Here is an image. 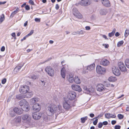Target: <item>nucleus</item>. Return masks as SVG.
Returning <instances> with one entry per match:
<instances>
[{
	"label": "nucleus",
	"instance_id": "obj_1",
	"mask_svg": "<svg viewBox=\"0 0 129 129\" xmlns=\"http://www.w3.org/2000/svg\"><path fill=\"white\" fill-rule=\"evenodd\" d=\"M62 109L61 106L59 104L56 106L54 105H50L48 107V111L50 112L49 115H52L54 113L58 111L59 113L62 112Z\"/></svg>",
	"mask_w": 129,
	"mask_h": 129
},
{
	"label": "nucleus",
	"instance_id": "obj_2",
	"mask_svg": "<svg viewBox=\"0 0 129 129\" xmlns=\"http://www.w3.org/2000/svg\"><path fill=\"white\" fill-rule=\"evenodd\" d=\"M19 105L20 106L22 107V108L23 111L27 112L29 109V103L25 99H23L20 101Z\"/></svg>",
	"mask_w": 129,
	"mask_h": 129
},
{
	"label": "nucleus",
	"instance_id": "obj_3",
	"mask_svg": "<svg viewBox=\"0 0 129 129\" xmlns=\"http://www.w3.org/2000/svg\"><path fill=\"white\" fill-rule=\"evenodd\" d=\"M77 94L74 91H69L67 95L68 99L70 101L74 100L76 97Z\"/></svg>",
	"mask_w": 129,
	"mask_h": 129
},
{
	"label": "nucleus",
	"instance_id": "obj_4",
	"mask_svg": "<svg viewBox=\"0 0 129 129\" xmlns=\"http://www.w3.org/2000/svg\"><path fill=\"white\" fill-rule=\"evenodd\" d=\"M45 70L48 74L50 76L53 77L55 74V72L53 68L50 66H47Z\"/></svg>",
	"mask_w": 129,
	"mask_h": 129
},
{
	"label": "nucleus",
	"instance_id": "obj_5",
	"mask_svg": "<svg viewBox=\"0 0 129 129\" xmlns=\"http://www.w3.org/2000/svg\"><path fill=\"white\" fill-rule=\"evenodd\" d=\"M97 91H103L105 93L108 91V90L104 87V86L102 84H99L97 85L96 87Z\"/></svg>",
	"mask_w": 129,
	"mask_h": 129
},
{
	"label": "nucleus",
	"instance_id": "obj_6",
	"mask_svg": "<svg viewBox=\"0 0 129 129\" xmlns=\"http://www.w3.org/2000/svg\"><path fill=\"white\" fill-rule=\"evenodd\" d=\"M105 69L100 66H97L96 68V73L98 74H103L105 72Z\"/></svg>",
	"mask_w": 129,
	"mask_h": 129
},
{
	"label": "nucleus",
	"instance_id": "obj_7",
	"mask_svg": "<svg viewBox=\"0 0 129 129\" xmlns=\"http://www.w3.org/2000/svg\"><path fill=\"white\" fill-rule=\"evenodd\" d=\"M29 91V87L27 85H24L21 86L19 89L20 92L22 94H26L28 91Z\"/></svg>",
	"mask_w": 129,
	"mask_h": 129
},
{
	"label": "nucleus",
	"instance_id": "obj_8",
	"mask_svg": "<svg viewBox=\"0 0 129 129\" xmlns=\"http://www.w3.org/2000/svg\"><path fill=\"white\" fill-rule=\"evenodd\" d=\"M118 66L121 71L125 72L126 71V67L122 62H118Z\"/></svg>",
	"mask_w": 129,
	"mask_h": 129
},
{
	"label": "nucleus",
	"instance_id": "obj_9",
	"mask_svg": "<svg viewBox=\"0 0 129 129\" xmlns=\"http://www.w3.org/2000/svg\"><path fill=\"white\" fill-rule=\"evenodd\" d=\"M112 71L113 74L116 76H119L120 74V72L117 67L115 66H113Z\"/></svg>",
	"mask_w": 129,
	"mask_h": 129
},
{
	"label": "nucleus",
	"instance_id": "obj_10",
	"mask_svg": "<svg viewBox=\"0 0 129 129\" xmlns=\"http://www.w3.org/2000/svg\"><path fill=\"white\" fill-rule=\"evenodd\" d=\"M32 115L33 118L34 119L37 120L41 118V114L38 112H35L33 113Z\"/></svg>",
	"mask_w": 129,
	"mask_h": 129
},
{
	"label": "nucleus",
	"instance_id": "obj_11",
	"mask_svg": "<svg viewBox=\"0 0 129 129\" xmlns=\"http://www.w3.org/2000/svg\"><path fill=\"white\" fill-rule=\"evenodd\" d=\"M72 89L74 90L80 92L82 91V89L81 88L80 86L76 84H73L71 86Z\"/></svg>",
	"mask_w": 129,
	"mask_h": 129
},
{
	"label": "nucleus",
	"instance_id": "obj_12",
	"mask_svg": "<svg viewBox=\"0 0 129 129\" xmlns=\"http://www.w3.org/2000/svg\"><path fill=\"white\" fill-rule=\"evenodd\" d=\"M110 62L108 60L105 59H102L100 61L101 64L104 66H107L110 64Z\"/></svg>",
	"mask_w": 129,
	"mask_h": 129
},
{
	"label": "nucleus",
	"instance_id": "obj_13",
	"mask_svg": "<svg viewBox=\"0 0 129 129\" xmlns=\"http://www.w3.org/2000/svg\"><path fill=\"white\" fill-rule=\"evenodd\" d=\"M22 119L24 121L28 122L31 120V117L28 114H26L22 116Z\"/></svg>",
	"mask_w": 129,
	"mask_h": 129
},
{
	"label": "nucleus",
	"instance_id": "obj_14",
	"mask_svg": "<svg viewBox=\"0 0 129 129\" xmlns=\"http://www.w3.org/2000/svg\"><path fill=\"white\" fill-rule=\"evenodd\" d=\"M63 107L66 110H68L70 109L71 107V106L69 102L67 101H65L63 102Z\"/></svg>",
	"mask_w": 129,
	"mask_h": 129
},
{
	"label": "nucleus",
	"instance_id": "obj_15",
	"mask_svg": "<svg viewBox=\"0 0 129 129\" xmlns=\"http://www.w3.org/2000/svg\"><path fill=\"white\" fill-rule=\"evenodd\" d=\"M73 14L76 17L78 18H82V16L79 12L75 9L73 10Z\"/></svg>",
	"mask_w": 129,
	"mask_h": 129
},
{
	"label": "nucleus",
	"instance_id": "obj_16",
	"mask_svg": "<svg viewBox=\"0 0 129 129\" xmlns=\"http://www.w3.org/2000/svg\"><path fill=\"white\" fill-rule=\"evenodd\" d=\"M33 108L34 111L38 112L40 110L41 107L39 104L36 103L33 105Z\"/></svg>",
	"mask_w": 129,
	"mask_h": 129
},
{
	"label": "nucleus",
	"instance_id": "obj_17",
	"mask_svg": "<svg viewBox=\"0 0 129 129\" xmlns=\"http://www.w3.org/2000/svg\"><path fill=\"white\" fill-rule=\"evenodd\" d=\"M102 4L104 6L109 7L111 6V4L110 1L108 0H101Z\"/></svg>",
	"mask_w": 129,
	"mask_h": 129
},
{
	"label": "nucleus",
	"instance_id": "obj_18",
	"mask_svg": "<svg viewBox=\"0 0 129 129\" xmlns=\"http://www.w3.org/2000/svg\"><path fill=\"white\" fill-rule=\"evenodd\" d=\"M13 110L15 113L18 114H22L23 112V111L22 108L19 109L17 108H14Z\"/></svg>",
	"mask_w": 129,
	"mask_h": 129
},
{
	"label": "nucleus",
	"instance_id": "obj_19",
	"mask_svg": "<svg viewBox=\"0 0 129 129\" xmlns=\"http://www.w3.org/2000/svg\"><path fill=\"white\" fill-rule=\"evenodd\" d=\"M95 67V64H92L87 67V70L90 71H91L94 69Z\"/></svg>",
	"mask_w": 129,
	"mask_h": 129
},
{
	"label": "nucleus",
	"instance_id": "obj_20",
	"mask_svg": "<svg viewBox=\"0 0 129 129\" xmlns=\"http://www.w3.org/2000/svg\"><path fill=\"white\" fill-rule=\"evenodd\" d=\"M105 116L106 118L109 119L111 118H115L116 117L115 114H112L110 113H106L105 114Z\"/></svg>",
	"mask_w": 129,
	"mask_h": 129
},
{
	"label": "nucleus",
	"instance_id": "obj_21",
	"mask_svg": "<svg viewBox=\"0 0 129 129\" xmlns=\"http://www.w3.org/2000/svg\"><path fill=\"white\" fill-rule=\"evenodd\" d=\"M88 2V0H82L80 2V4L82 6H87L89 4Z\"/></svg>",
	"mask_w": 129,
	"mask_h": 129
},
{
	"label": "nucleus",
	"instance_id": "obj_22",
	"mask_svg": "<svg viewBox=\"0 0 129 129\" xmlns=\"http://www.w3.org/2000/svg\"><path fill=\"white\" fill-rule=\"evenodd\" d=\"M61 75L63 78H64L66 76V70L63 67L61 70Z\"/></svg>",
	"mask_w": 129,
	"mask_h": 129
},
{
	"label": "nucleus",
	"instance_id": "obj_23",
	"mask_svg": "<svg viewBox=\"0 0 129 129\" xmlns=\"http://www.w3.org/2000/svg\"><path fill=\"white\" fill-rule=\"evenodd\" d=\"M39 99L38 98H34L31 99L30 100V103L31 104H33L34 103L38 102Z\"/></svg>",
	"mask_w": 129,
	"mask_h": 129
},
{
	"label": "nucleus",
	"instance_id": "obj_24",
	"mask_svg": "<svg viewBox=\"0 0 129 129\" xmlns=\"http://www.w3.org/2000/svg\"><path fill=\"white\" fill-rule=\"evenodd\" d=\"M74 81L76 83L79 84L81 83V80L78 76H76L74 77Z\"/></svg>",
	"mask_w": 129,
	"mask_h": 129
},
{
	"label": "nucleus",
	"instance_id": "obj_25",
	"mask_svg": "<svg viewBox=\"0 0 129 129\" xmlns=\"http://www.w3.org/2000/svg\"><path fill=\"white\" fill-rule=\"evenodd\" d=\"M83 88L84 90V92L85 93L88 94H89L90 92H92V91H93L89 89L86 86H84Z\"/></svg>",
	"mask_w": 129,
	"mask_h": 129
},
{
	"label": "nucleus",
	"instance_id": "obj_26",
	"mask_svg": "<svg viewBox=\"0 0 129 129\" xmlns=\"http://www.w3.org/2000/svg\"><path fill=\"white\" fill-rule=\"evenodd\" d=\"M22 65H18L15 68L14 71L15 72H18L20 70V69L23 66Z\"/></svg>",
	"mask_w": 129,
	"mask_h": 129
},
{
	"label": "nucleus",
	"instance_id": "obj_27",
	"mask_svg": "<svg viewBox=\"0 0 129 129\" xmlns=\"http://www.w3.org/2000/svg\"><path fill=\"white\" fill-rule=\"evenodd\" d=\"M19 11V9L18 8L14 11L12 12L10 16V17L12 18L14 15L16 14Z\"/></svg>",
	"mask_w": 129,
	"mask_h": 129
},
{
	"label": "nucleus",
	"instance_id": "obj_28",
	"mask_svg": "<svg viewBox=\"0 0 129 129\" xmlns=\"http://www.w3.org/2000/svg\"><path fill=\"white\" fill-rule=\"evenodd\" d=\"M14 120L16 123H20L21 121V117L20 116L16 117Z\"/></svg>",
	"mask_w": 129,
	"mask_h": 129
},
{
	"label": "nucleus",
	"instance_id": "obj_29",
	"mask_svg": "<svg viewBox=\"0 0 129 129\" xmlns=\"http://www.w3.org/2000/svg\"><path fill=\"white\" fill-rule=\"evenodd\" d=\"M108 80L111 82H114L117 80V79L115 77L111 76L108 78Z\"/></svg>",
	"mask_w": 129,
	"mask_h": 129
},
{
	"label": "nucleus",
	"instance_id": "obj_30",
	"mask_svg": "<svg viewBox=\"0 0 129 129\" xmlns=\"http://www.w3.org/2000/svg\"><path fill=\"white\" fill-rule=\"evenodd\" d=\"M25 96L27 98H30L33 95V93L31 92L28 91L26 93Z\"/></svg>",
	"mask_w": 129,
	"mask_h": 129
},
{
	"label": "nucleus",
	"instance_id": "obj_31",
	"mask_svg": "<svg viewBox=\"0 0 129 129\" xmlns=\"http://www.w3.org/2000/svg\"><path fill=\"white\" fill-rule=\"evenodd\" d=\"M68 80L70 83H72L74 81V79L73 76L72 75H70L69 76Z\"/></svg>",
	"mask_w": 129,
	"mask_h": 129
},
{
	"label": "nucleus",
	"instance_id": "obj_32",
	"mask_svg": "<svg viewBox=\"0 0 129 129\" xmlns=\"http://www.w3.org/2000/svg\"><path fill=\"white\" fill-rule=\"evenodd\" d=\"M100 14L102 15H106L107 13V10L105 9H102L100 11Z\"/></svg>",
	"mask_w": 129,
	"mask_h": 129
},
{
	"label": "nucleus",
	"instance_id": "obj_33",
	"mask_svg": "<svg viewBox=\"0 0 129 129\" xmlns=\"http://www.w3.org/2000/svg\"><path fill=\"white\" fill-rule=\"evenodd\" d=\"M116 31V29L115 28H114L111 33H109L108 34V36L109 37H111L114 36V34Z\"/></svg>",
	"mask_w": 129,
	"mask_h": 129
},
{
	"label": "nucleus",
	"instance_id": "obj_34",
	"mask_svg": "<svg viewBox=\"0 0 129 129\" xmlns=\"http://www.w3.org/2000/svg\"><path fill=\"white\" fill-rule=\"evenodd\" d=\"M16 98L17 99L20 100L24 98L25 96L22 95L20 94L17 95Z\"/></svg>",
	"mask_w": 129,
	"mask_h": 129
},
{
	"label": "nucleus",
	"instance_id": "obj_35",
	"mask_svg": "<svg viewBox=\"0 0 129 129\" xmlns=\"http://www.w3.org/2000/svg\"><path fill=\"white\" fill-rule=\"evenodd\" d=\"M125 64L127 67L129 68V59H126L125 61Z\"/></svg>",
	"mask_w": 129,
	"mask_h": 129
},
{
	"label": "nucleus",
	"instance_id": "obj_36",
	"mask_svg": "<svg viewBox=\"0 0 129 129\" xmlns=\"http://www.w3.org/2000/svg\"><path fill=\"white\" fill-rule=\"evenodd\" d=\"M5 19V16L4 14H3L1 16L0 18V23H1Z\"/></svg>",
	"mask_w": 129,
	"mask_h": 129
},
{
	"label": "nucleus",
	"instance_id": "obj_37",
	"mask_svg": "<svg viewBox=\"0 0 129 129\" xmlns=\"http://www.w3.org/2000/svg\"><path fill=\"white\" fill-rule=\"evenodd\" d=\"M87 117L85 116L84 117L81 118V122L82 123H84L85 122V121L87 120Z\"/></svg>",
	"mask_w": 129,
	"mask_h": 129
},
{
	"label": "nucleus",
	"instance_id": "obj_38",
	"mask_svg": "<svg viewBox=\"0 0 129 129\" xmlns=\"http://www.w3.org/2000/svg\"><path fill=\"white\" fill-rule=\"evenodd\" d=\"M129 34V30L128 29H126L125 30V32L124 33V36L125 37H126Z\"/></svg>",
	"mask_w": 129,
	"mask_h": 129
},
{
	"label": "nucleus",
	"instance_id": "obj_39",
	"mask_svg": "<svg viewBox=\"0 0 129 129\" xmlns=\"http://www.w3.org/2000/svg\"><path fill=\"white\" fill-rule=\"evenodd\" d=\"M123 43V41H121L118 42L117 44V46L119 47L122 45Z\"/></svg>",
	"mask_w": 129,
	"mask_h": 129
},
{
	"label": "nucleus",
	"instance_id": "obj_40",
	"mask_svg": "<svg viewBox=\"0 0 129 129\" xmlns=\"http://www.w3.org/2000/svg\"><path fill=\"white\" fill-rule=\"evenodd\" d=\"M85 32V31L83 30H81L80 31H78V35H83L84 34Z\"/></svg>",
	"mask_w": 129,
	"mask_h": 129
},
{
	"label": "nucleus",
	"instance_id": "obj_41",
	"mask_svg": "<svg viewBox=\"0 0 129 129\" xmlns=\"http://www.w3.org/2000/svg\"><path fill=\"white\" fill-rule=\"evenodd\" d=\"M14 112V111H12L10 112V114L12 117H14L15 115V113Z\"/></svg>",
	"mask_w": 129,
	"mask_h": 129
},
{
	"label": "nucleus",
	"instance_id": "obj_42",
	"mask_svg": "<svg viewBox=\"0 0 129 129\" xmlns=\"http://www.w3.org/2000/svg\"><path fill=\"white\" fill-rule=\"evenodd\" d=\"M34 30H31L30 33L28 34L27 35V36L28 37L34 33Z\"/></svg>",
	"mask_w": 129,
	"mask_h": 129
},
{
	"label": "nucleus",
	"instance_id": "obj_43",
	"mask_svg": "<svg viewBox=\"0 0 129 129\" xmlns=\"http://www.w3.org/2000/svg\"><path fill=\"white\" fill-rule=\"evenodd\" d=\"M118 117L119 119H121L123 118V116L120 114H119L118 115Z\"/></svg>",
	"mask_w": 129,
	"mask_h": 129
},
{
	"label": "nucleus",
	"instance_id": "obj_44",
	"mask_svg": "<svg viewBox=\"0 0 129 129\" xmlns=\"http://www.w3.org/2000/svg\"><path fill=\"white\" fill-rule=\"evenodd\" d=\"M103 125V124L102 123L100 122V123L98 125V127L99 128H102Z\"/></svg>",
	"mask_w": 129,
	"mask_h": 129
},
{
	"label": "nucleus",
	"instance_id": "obj_45",
	"mask_svg": "<svg viewBox=\"0 0 129 129\" xmlns=\"http://www.w3.org/2000/svg\"><path fill=\"white\" fill-rule=\"evenodd\" d=\"M103 46L106 48H108L109 47V45L108 44H103Z\"/></svg>",
	"mask_w": 129,
	"mask_h": 129
},
{
	"label": "nucleus",
	"instance_id": "obj_46",
	"mask_svg": "<svg viewBox=\"0 0 129 129\" xmlns=\"http://www.w3.org/2000/svg\"><path fill=\"white\" fill-rule=\"evenodd\" d=\"M121 126L119 125H116L115 126V129H120Z\"/></svg>",
	"mask_w": 129,
	"mask_h": 129
},
{
	"label": "nucleus",
	"instance_id": "obj_47",
	"mask_svg": "<svg viewBox=\"0 0 129 129\" xmlns=\"http://www.w3.org/2000/svg\"><path fill=\"white\" fill-rule=\"evenodd\" d=\"M98 122V119H96L95 120V121H94L93 122V123L94 125H95Z\"/></svg>",
	"mask_w": 129,
	"mask_h": 129
},
{
	"label": "nucleus",
	"instance_id": "obj_48",
	"mask_svg": "<svg viewBox=\"0 0 129 129\" xmlns=\"http://www.w3.org/2000/svg\"><path fill=\"white\" fill-rule=\"evenodd\" d=\"M6 81V79L5 78L3 79L2 81V83L3 84H4L5 83Z\"/></svg>",
	"mask_w": 129,
	"mask_h": 129
},
{
	"label": "nucleus",
	"instance_id": "obj_49",
	"mask_svg": "<svg viewBox=\"0 0 129 129\" xmlns=\"http://www.w3.org/2000/svg\"><path fill=\"white\" fill-rule=\"evenodd\" d=\"M29 3L31 5H34V2L32 0H30L29 1Z\"/></svg>",
	"mask_w": 129,
	"mask_h": 129
},
{
	"label": "nucleus",
	"instance_id": "obj_50",
	"mask_svg": "<svg viewBox=\"0 0 129 129\" xmlns=\"http://www.w3.org/2000/svg\"><path fill=\"white\" fill-rule=\"evenodd\" d=\"M35 20L36 22H40V19L38 18H35Z\"/></svg>",
	"mask_w": 129,
	"mask_h": 129
},
{
	"label": "nucleus",
	"instance_id": "obj_51",
	"mask_svg": "<svg viewBox=\"0 0 129 129\" xmlns=\"http://www.w3.org/2000/svg\"><path fill=\"white\" fill-rule=\"evenodd\" d=\"M86 30H89L90 29V28L89 26H86L85 27Z\"/></svg>",
	"mask_w": 129,
	"mask_h": 129
},
{
	"label": "nucleus",
	"instance_id": "obj_52",
	"mask_svg": "<svg viewBox=\"0 0 129 129\" xmlns=\"http://www.w3.org/2000/svg\"><path fill=\"white\" fill-rule=\"evenodd\" d=\"M11 35L12 37L14 38L15 37L16 34L15 33H13L11 34Z\"/></svg>",
	"mask_w": 129,
	"mask_h": 129
},
{
	"label": "nucleus",
	"instance_id": "obj_53",
	"mask_svg": "<svg viewBox=\"0 0 129 129\" xmlns=\"http://www.w3.org/2000/svg\"><path fill=\"white\" fill-rule=\"evenodd\" d=\"M116 123V120H112L111 121V123L113 125H114Z\"/></svg>",
	"mask_w": 129,
	"mask_h": 129
},
{
	"label": "nucleus",
	"instance_id": "obj_54",
	"mask_svg": "<svg viewBox=\"0 0 129 129\" xmlns=\"http://www.w3.org/2000/svg\"><path fill=\"white\" fill-rule=\"evenodd\" d=\"M5 47L4 46H2L1 49V51H5Z\"/></svg>",
	"mask_w": 129,
	"mask_h": 129
},
{
	"label": "nucleus",
	"instance_id": "obj_55",
	"mask_svg": "<svg viewBox=\"0 0 129 129\" xmlns=\"http://www.w3.org/2000/svg\"><path fill=\"white\" fill-rule=\"evenodd\" d=\"M103 124L104 125H106L108 124V122L107 121H105L103 122Z\"/></svg>",
	"mask_w": 129,
	"mask_h": 129
},
{
	"label": "nucleus",
	"instance_id": "obj_56",
	"mask_svg": "<svg viewBox=\"0 0 129 129\" xmlns=\"http://www.w3.org/2000/svg\"><path fill=\"white\" fill-rule=\"evenodd\" d=\"M25 9L26 10H29L30 9L28 5H26L25 6Z\"/></svg>",
	"mask_w": 129,
	"mask_h": 129
},
{
	"label": "nucleus",
	"instance_id": "obj_57",
	"mask_svg": "<svg viewBox=\"0 0 129 129\" xmlns=\"http://www.w3.org/2000/svg\"><path fill=\"white\" fill-rule=\"evenodd\" d=\"M102 37L103 38H104L106 40H108V39L107 38V37L105 35H103L102 36Z\"/></svg>",
	"mask_w": 129,
	"mask_h": 129
},
{
	"label": "nucleus",
	"instance_id": "obj_58",
	"mask_svg": "<svg viewBox=\"0 0 129 129\" xmlns=\"http://www.w3.org/2000/svg\"><path fill=\"white\" fill-rule=\"evenodd\" d=\"M27 37H28L27 36V35H26L25 36L23 37V39H21V41H22L23 40H25V39H26Z\"/></svg>",
	"mask_w": 129,
	"mask_h": 129
},
{
	"label": "nucleus",
	"instance_id": "obj_59",
	"mask_svg": "<svg viewBox=\"0 0 129 129\" xmlns=\"http://www.w3.org/2000/svg\"><path fill=\"white\" fill-rule=\"evenodd\" d=\"M7 2L6 1H5L3 2H0V5L2 4H4L6 3Z\"/></svg>",
	"mask_w": 129,
	"mask_h": 129
},
{
	"label": "nucleus",
	"instance_id": "obj_60",
	"mask_svg": "<svg viewBox=\"0 0 129 129\" xmlns=\"http://www.w3.org/2000/svg\"><path fill=\"white\" fill-rule=\"evenodd\" d=\"M78 31H77V32H73L72 33V34L73 35H77V34L78 35V34H77L78 33Z\"/></svg>",
	"mask_w": 129,
	"mask_h": 129
},
{
	"label": "nucleus",
	"instance_id": "obj_61",
	"mask_svg": "<svg viewBox=\"0 0 129 129\" xmlns=\"http://www.w3.org/2000/svg\"><path fill=\"white\" fill-rule=\"evenodd\" d=\"M55 8L56 10H58L59 8V6L58 4H57L56 5Z\"/></svg>",
	"mask_w": 129,
	"mask_h": 129
},
{
	"label": "nucleus",
	"instance_id": "obj_62",
	"mask_svg": "<svg viewBox=\"0 0 129 129\" xmlns=\"http://www.w3.org/2000/svg\"><path fill=\"white\" fill-rule=\"evenodd\" d=\"M120 35V34H119V33L118 32H117L115 34V35L116 37H118Z\"/></svg>",
	"mask_w": 129,
	"mask_h": 129
},
{
	"label": "nucleus",
	"instance_id": "obj_63",
	"mask_svg": "<svg viewBox=\"0 0 129 129\" xmlns=\"http://www.w3.org/2000/svg\"><path fill=\"white\" fill-rule=\"evenodd\" d=\"M41 82L42 83V84L43 86H44L45 85V82L44 81H41Z\"/></svg>",
	"mask_w": 129,
	"mask_h": 129
},
{
	"label": "nucleus",
	"instance_id": "obj_64",
	"mask_svg": "<svg viewBox=\"0 0 129 129\" xmlns=\"http://www.w3.org/2000/svg\"><path fill=\"white\" fill-rule=\"evenodd\" d=\"M90 116L92 118L94 116V114L92 113L90 114Z\"/></svg>",
	"mask_w": 129,
	"mask_h": 129
}]
</instances>
